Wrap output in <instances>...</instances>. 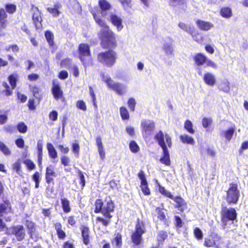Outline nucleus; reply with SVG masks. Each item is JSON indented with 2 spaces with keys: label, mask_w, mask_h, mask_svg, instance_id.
Wrapping results in <instances>:
<instances>
[{
  "label": "nucleus",
  "mask_w": 248,
  "mask_h": 248,
  "mask_svg": "<svg viewBox=\"0 0 248 248\" xmlns=\"http://www.w3.org/2000/svg\"><path fill=\"white\" fill-rule=\"evenodd\" d=\"M103 205L104 203L101 199H96L94 202V212L96 214L101 213L103 215L104 217H97L96 221L101 225L107 227L111 222V219L113 217L112 214L115 211V205L112 200H108L104 206Z\"/></svg>",
  "instance_id": "1"
},
{
  "label": "nucleus",
  "mask_w": 248,
  "mask_h": 248,
  "mask_svg": "<svg viewBox=\"0 0 248 248\" xmlns=\"http://www.w3.org/2000/svg\"><path fill=\"white\" fill-rule=\"evenodd\" d=\"M154 139L163 150V155L159 161L166 166H170V154L165 142V139L168 147L170 148L172 146L171 138L168 134H164L161 130H159L155 134Z\"/></svg>",
  "instance_id": "2"
},
{
  "label": "nucleus",
  "mask_w": 248,
  "mask_h": 248,
  "mask_svg": "<svg viewBox=\"0 0 248 248\" xmlns=\"http://www.w3.org/2000/svg\"><path fill=\"white\" fill-rule=\"evenodd\" d=\"M100 45L102 48L107 49L117 46L115 34L110 29L101 30L98 34Z\"/></svg>",
  "instance_id": "3"
},
{
  "label": "nucleus",
  "mask_w": 248,
  "mask_h": 248,
  "mask_svg": "<svg viewBox=\"0 0 248 248\" xmlns=\"http://www.w3.org/2000/svg\"><path fill=\"white\" fill-rule=\"evenodd\" d=\"M237 213L234 208H227L224 205H221L220 218L222 226L225 228L228 225L234 224L237 222Z\"/></svg>",
  "instance_id": "4"
},
{
  "label": "nucleus",
  "mask_w": 248,
  "mask_h": 248,
  "mask_svg": "<svg viewBox=\"0 0 248 248\" xmlns=\"http://www.w3.org/2000/svg\"><path fill=\"white\" fill-rule=\"evenodd\" d=\"M117 59V53L112 49H108L99 52L97 55L98 62L107 67H111L114 66Z\"/></svg>",
  "instance_id": "5"
},
{
  "label": "nucleus",
  "mask_w": 248,
  "mask_h": 248,
  "mask_svg": "<svg viewBox=\"0 0 248 248\" xmlns=\"http://www.w3.org/2000/svg\"><path fill=\"white\" fill-rule=\"evenodd\" d=\"M145 232V224L143 221L138 218L135 230L130 235L131 242L133 247H139L143 243L142 235Z\"/></svg>",
  "instance_id": "6"
},
{
  "label": "nucleus",
  "mask_w": 248,
  "mask_h": 248,
  "mask_svg": "<svg viewBox=\"0 0 248 248\" xmlns=\"http://www.w3.org/2000/svg\"><path fill=\"white\" fill-rule=\"evenodd\" d=\"M158 192L162 195L173 200L175 202V207L177 208L181 212H184L187 208V203L185 200L180 196H177L174 197L171 193L167 191L164 187L160 184L157 185Z\"/></svg>",
  "instance_id": "7"
},
{
  "label": "nucleus",
  "mask_w": 248,
  "mask_h": 248,
  "mask_svg": "<svg viewBox=\"0 0 248 248\" xmlns=\"http://www.w3.org/2000/svg\"><path fill=\"white\" fill-rule=\"evenodd\" d=\"M240 196L238 185L236 183H231L229 187L226 191L224 200L229 205L236 204Z\"/></svg>",
  "instance_id": "8"
},
{
  "label": "nucleus",
  "mask_w": 248,
  "mask_h": 248,
  "mask_svg": "<svg viewBox=\"0 0 248 248\" xmlns=\"http://www.w3.org/2000/svg\"><path fill=\"white\" fill-rule=\"evenodd\" d=\"M14 213V209L10 201L6 198L0 203V217L6 222H11L12 220L11 215Z\"/></svg>",
  "instance_id": "9"
},
{
  "label": "nucleus",
  "mask_w": 248,
  "mask_h": 248,
  "mask_svg": "<svg viewBox=\"0 0 248 248\" xmlns=\"http://www.w3.org/2000/svg\"><path fill=\"white\" fill-rule=\"evenodd\" d=\"M141 132L144 139H149L152 136L155 128V122L151 120L144 119L140 124Z\"/></svg>",
  "instance_id": "10"
},
{
  "label": "nucleus",
  "mask_w": 248,
  "mask_h": 248,
  "mask_svg": "<svg viewBox=\"0 0 248 248\" xmlns=\"http://www.w3.org/2000/svg\"><path fill=\"white\" fill-rule=\"evenodd\" d=\"M194 63L198 66L205 65L207 66L211 67L214 69L217 68L216 63L208 58V57L202 53H197L193 57Z\"/></svg>",
  "instance_id": "11"
},
{
  "label": "nucleus",
  "mask_w": 248,
  "mask_h": 248,
  "mask_svg": "<svg viewBox=\"0 0 248 248\" xmlns=\"http://www.w3.org/2000/svg\"><path fill=\"white\" fill-rule=\"evenodd\" d=\"M6 234L8 235H14L18 241H22L26 236L24 228L22 225L10 226L8 231L6 232Z\"/></svg>",
  "instance_id": "12"
},
{
  "label": "nucleus",
  "mask_w": 248,
  "mask_h": 248,
  "mask_svg": "<svg viewBox=\"0 0 248 248\" xmlns=\"http://www.w3.org/2000/svg\"><path fill=\"white\" fill-rule=\"evenodd\" d=\"M221 237L217 233H211L205 238L203 245L207 248H220L223 244Z\"/></svg>",
  "instance_id": "13"
},
{
  "label": "nucleus",
  "mask_w": 248,
  "mask_h": 248,
  "mask_svg": "<svg viewBox=\"0 0 248 248\" xmlns=\"http://www.w3.org/2000/svg\"><path fill=\"white\" fill-rule=\"evenodd\" d=\"M51 92L55 100H60L62 102L66 101L61 85L56 80H53L52 81Z\"/></svg>",
  "instance_id": "14"
},
{
  "label": "nucleus",
  "mask_w": 248,
  "mask_h": 248,
  "mask_svg": "<svg viewBox=\"0 0 248 248\" xmlns=\"http://www.w3.org/2000/svg\"><path fill=\"white\" fill-rule=\"evenodd\" d=\"M78 58L83 65L86 64L85 58L91 57L92 54L90 46L88 44L81 43L78 46Z\"/></svg>",
  "instance_id": "15"
},
{
  "label": "nucleus",
  "mask_w": 248,
  "mask_h": 248,
  "mask_svg": "<svg viewBox=\"0 0 248 248\" xmlns=\"http://www.w3.org/2000/svg\"><path fill=\"white\" fill-rule=\"evenodd\" d=\"M31 11L32 13V19L36 29L39 30L42 29L43 18L41 16V13L39 10V8L38 7L32 4L31 6Z\"/></svg>",
  "instance_id": "16"
},
{
  "label": "nucleus",
  "mask_w": 248,
  "mask_h": 248,
  "mask_svg": "<svg viewBox=\"0 0 248 248\" xmlns=\"http://www.w3.org/2000/svg\"><path fill=\"white\" fill-rule=\"evenodd\" d=\"M108 88L115 91L118 94L122 95L125 93V87L118 82H115L110 77L103 80Z\"/></svg>",
  "instance_id": "17"
},
{
  "label": "nucleus",
  "mask_w": 248,
  "mask_h": 248,
  "mask_svg": "<svg viewBox=\"0 0 248 248\" xmlns=\"http://www.w3.org/2000/svg\"><path fill=\"white\" fill-rule=\"evenodd\" d=\"M25 226L28 229V234L30 238L36 242L39 239V234L36 231L35 224L31 220H26Z\"/></svg>",
  "instance_id": "18"
},
{
  "label": "nucleus",
  "mask_w": 248,
  "mask_h": 248,
  "mask_svg": "<svg viewBox=\"0 0 248 248\" xmlns=\"http://www.w3.org/2000/svg\"><path fill=\"white\" fill-rule=\"evenodd\" d=\"M138 177L140 180V187L142 193L145 196L150 195L151 192L144 171L140 170L138 173Z\"/></svg>",
  "instance_id": "19"
},
{
  "label": "nucleus",
  "mask_w": 248,
  "mask_h": 248,
  "mask_svg": "<svg viewBox=\"0 0 248 248\" xmlns=\"http://www.w3.org/2000/svg\"><path fill=\"white\" fill-rule=\"evenodd\" d=\"M57 173L55 171L54 167L50 165L46 169L45 179L47 184L53 183L54 178L57 177Z\"/></svg>",
  "instance_id": "20"
},
{
  "label": "nucleus",
  "mask_w": 248,
  "mask_h": 248,
  "mask_svg": "<svg viewBox=\"0 0 248 248\" xmlns=\"http://www.w3.org/2000/svg\"><path fill=\"white\" fill-rule=\"evenodd\" d=\"M83 243L85 246L90 244V236L89 228L85 225H82L80 227Z\"/></svg>",
  "instance_id": "21"
},
{
  "label": "nucleus",
  "mask_w": 248,
  "mask_h": 248,
  "mask_svg": "<svg viewBox=\"0 0 248 248\" xmlns=\"http://www.w3.org/2000/svg\"><path fill=\"white\" fill-rule=\"evenodd\" d=\"M109 20L111 24L116 27L118 31H121L123 28V20L117 15L111 14L109 16Z\"/></svg>",
  "instance_id": "22"
},
{
  "label": "nucleus",
  "mask_w": 248,
  "mask_h": 248,
  "mask_svg": "<svg viewBox=\"0 0 248 248\" xmlns=\"http://www.w3.org/2000/svg\"><path fill=\"white\" fill-rule=\"evenodd\" d=\"M8 15L5 9L0 8V29H6L8 24Z\"/></svg>",
  "instance_id": "23"
},
{
  "label": "nucleus",
  "mask_w": 248,
  "mask_h": 248,
  "mask_svg": "<svg viewBox=\"0 0 248 248\" xmlns=\"http://www.w3.org/2000/svg\"><path fill=\"white\" fill-rule=\"evenodd\" d=\"M203 80L205 84L209 86H214L217 82L215 76L210 72L204 73L203 76Z\"/></svg>",
  "instance_id": "24"
},
{
  "label": "nucleus",
  "mask_w": 248,
  "mask_h": 248,
  "mask_svg": "<svg viewBox=\"0 0 248 248\" xmlns=\"http://www.w3.org/2000/svg\"><path fill=\"white\" fill-rule=\"evenodd\" d=\"M196 24L200 30L203 31H207L213 27L212 23L200 19H197Z\"/></svg>",
  "instance_id": "25"
},
{
  "label": "nucleus",
  "mask_w": 248,
  "mask_h": 248,
  "mask_svg": "<svg viewBox=\"0 0 248 248\" xmlns=\"http://www.w3.org/2000/svg\"><path fill=\"white\" fill-rule=\"evenodd\" d=\"M62 8V4L59 2L55 3L53 7H47V11L54 17H57L61 14L60 9Z\"/></svg>",
  "instance_id": "26"
},
{
  "label": "nucleus",
  "mask_w": 248,
  "mask_h": 248,
  "mask_svg": "<svg viewBox=\"0 0 248 248\" xmlns=\"http://www.w3.org/2000/svg\"><path fill=\"white\" fill-rule=\"evenodd\" d=\"M95 142L100 158L102 160H103L105 158L106 153L104 149L101 136H98L96 138Z\"/></svg>",
  "instance_id": "27"
},
{
  "label": "nucleus",
  "mask_w": 248,
  "mask_h": 248,
  "mask_svg": "<svg viewBox=\"0 0 248 248\" xmlns=\"http://www.w3.org/2000/svg\"><path fill=\"white\" fill-rule=\"evenodd\" d=\"M54 227L58 238L60 240H64L66 237V234L65 232L62 230V223L61 222H56L54 224Z\"/></svg>",
  "instance_id": "28"
},
{
  "label": "nucleus",
  "mask_w": 248,
  "mask_h": 248,
  "mask_svg": "<svg viewBox=\"0 0 248 248\" xmlns=\"http://www.w3.org/2000/svg\"><path fill=\"white\" fill-rule=\"evenodd\" d=\"M93 16L96 23L100 27L103 28L102 30H107L109 29V26L107 25L105 21L100 16L97 15L94 12L93 13Z\"/></svg>",
  "instance_id": "29"
},
{
  "label": "nucleus",
  "mask_w": 248,
  "mask_h": 248,
  "mask_svg": "<svg viewBox=\"0 0 248 248\" xmlns=\"http://www.w3.org/2000/svg\"><path fill=\"white\" fill-rule=\"evenodd\" d=\"M112 244H114L116 248H121L123 245L122 235L120 232H117L111 240Z\"/></svg>",
  "instance_id": "30"
},
{
  "label": "nucleus",
  "mask_w": 248,
  "mask_h": 248,
  "mask_svg": "<svg viewBox=\"0 0 248 248\" xmlns=\"http://www.w3.org/2000/svg\"><path fill=\"white\" fill-rule=\"evenodd\" d=\"M168 233L165 231H159L157 232L156 240L157 244H163L165 241L168 238Z\"/></svg>",
  "instance_id": "31"
},
{
  "label": "nucleus",
  "mask_w": 248,
  "mask_h": 248,
  "mask_svg": "<svg viewBox=\"0 0 248 248\" xmlns=\"http://www.w3.org/2000/svg\"><path fill=\"white\" fill-rule=\"evenodd\" d=\"M180 141L184 144L194 145L195 140L193 137L187 134L181 135L179 137Z\"/></svg>",
  "instance_id": "32"
},
{
  "label": "nucleus",
  "mask_w": 248,
  "mask_h": 248,
  "mask_svg": "<svg viewBox=\"0 0 248 248\" xmlns=\"http://www.w3.org/2000/svg\"><path fill=\"white\" fill-rule=\"evenodd\" d=\"M46 148L50 158L55 159L58 157V153L52 143H47Z\"/></svg>",
  "instance_id": "33"
},
{
  "label": "nucleus",
  "mask_w": 248,
  "mask_h": 248,
  "mask_svg": "<svg viewBox=\"0 0 248 248\" xmlns=\"http://www.w3.org/2000/svg\"><path fill=\"white\" fill-rule=\"evenodd\" d=\"M61 206L64 213H69L71 210L70 201L65 198L61 199Z\"/></svg>",
  "instance_id": "34"
},
{
  "label": "nucleus",
  "mask_w": 248,
  "mask_h": 248,
  "mask_svg": "<svg viewBox=\"0 0 248 248\" xmlns=\"http://www.w3.org/2000/svg\"><path fill=\"white\" fill-rule=\"evenodd\" d=\"M45 36L49 46H53L55 45V43L54 36L53 32L49 30H46L45 32Z\"/></svg>",
  "instance_id": "35"
},
{
  "label": "nucleus",
  "mask_w": 248,
  "mask_h": 248,
  "mask_svg": "<svg viewBox=\"0 0 248 248\" xmlns=\"http://www.w3.org/2000/svg\"><path fill=\"white\" fill-rule=\"evenodd\" d=\"M235 132V128L231 127L226 130L222 131V134L228 141H230Z\"/></svg>",
  "instance_id": "36"
},
{
  "label": "nucleus",
  "mask_w": 248,
  "mask_h": 248,
  "mask_svg": "<svg viewBox=\"0 0 248 248\" xmlns=\"http://www.w3.org/2000/svg\"><path fill=\"white\" fill-rule=\"evenodd\" d=\"M17 78L18 75L17 74H12L8 76V79L12 87V90H14L16 88Z\"/></svg>",
  "instance_id": "37"
},
{
  "label": "nucleus",
  "mask_w": 248,
  "mask_h": 248,
  "mask_svg": "<svg viewBox=\"0 0 248 248\" xmlns=\"http://www.w3.org/2000/svg\"><path fill=\"white\" fill-rule=\"evenodd\" d=\"M220 14L222 17L228 18L232 16V11L230 8L228 7H224L221 8Z\"/></svg>",
  "instance_id": "38"
},
{
  "label": "nucleus",
  "mask_w": 248,
  "mask_h": 248,
  "mask_svg": "<svg viewBox=\"0 0 248 248\" xmlns=\"http://www.w3.org/2000/svg\"><path fill=\"white\" fill-rule=\"evenodd\" d=\"M30 89L35 98L39 100L41 99L42 96L40 93V90L39 87L36 85H32L30 86Z\"/></svg>",
  "instance_id": "39"
},
{
  "label": "nucleus",
  "mask_w": 248,
  "mask_h": 248,
  "mask_svg": "<svg viewBox=\"0 0 248 248\" xmlns=\"http://www.w3.org/2000/svg\"><path fill=\"white\" fill-rule=\"evenodd\" d=\"M184 128L189 134H194L195 132L193 129V125L191 121L188 119L186 120L184 123Z\"/></svg>",
  "instance_id": "40"
},
{
  "label": "nucleus",
  "mask_w": 248,
  "mask_h": 248,
  "mask_svg": "<svg viewBox=\"0 0 248 248\" xmlns=\"http://www.w3.org/2000/svg\"><path fill=\"white\" fill-rule=\"evenodd\" d=\"M98 5L103 11L109 10L111 8V4L107 0H99Z\"/></svg>",
  "instance_id": "41"
},
{
  "label": "nucleus",
  "mask_w": 248,
  "mask_h": 248,
  "mask_svg": "<svg viewBox=\"0 0 248 248\" xmlns=\"http://www.w3.org/2000/svg\"><path fill=\"white\" fill-rule=\"evenodd\" d=\"M120 113L122 119L123 120H128L130 118L129 112L126 107L124 106L120 108Z\"/></svg>",
  "instance_id": "42"
},
{
  "label": "nucleus",
  "mask_w": 248,
  "mask_h": 248,
  "mask_svg": "<svg viewBox=\"0 0 248 248\" xmlns=\"http://www.w3.org/2000/svg\"><path fill=\"white\" fill-rule=\"evenodd\" d=\"M0 151L6 156L11 155L12 153L9 148L1 141H0Z\"/></svg>",
  "instance_id": "43"
},
{
  "label": "nucleus",
  "mask_w": 248,
  "mask_h": 248,
  "mask_svg": "<svg viewBox=\"0 0 248 248\" xmlns=\"http://www.w3.org/2000/svg\"><path fill=\"white\" fill-rule=\"evenodd\" d=\"M129 149L133 153H137L140 151V148L135 140H131L129 144Z\"/></svg>",
  "instance_id": "44"
},
{
  "label": "nucleus",
  "mask_w": 248,
  "mask_h": 248,
  "mask_svg": "<svg viewBox=\"0 0 248 248\" xmlns=\"http://www.w3.org/2000/svg\"><path fill=\"white\" fill-rule=\"evenodd\" d=\"M155 211L157 215V218L161 221H166L167 219L165 214L163 212V209L159 207L155 208Z\"/></svg>",
  "instance_id": "45"
},
{
  "label": "nucleus",
  "mask_w": 248,
  "mask_h": 248,
  "mask_svg": "<svg viewBox=\"0 0 248 248\" xmlns=\"http://www.w3.org/2000/svg\"><path fill=\"white\" fill-rule=\"evenodd\" d=\"M6 12L10 14H13L16 10V6L13 3H7L5 5Z\"/></svg>",
  "instance_id": "46"
},
{
  "label": "nucleus",
  "mask_w": 248,
  "mask_h": 248,
  "mask_svg": "<svg viewBox=\"0 0 248 248\" xmlns=\"http://www.w3.org/2000/svg\"><path fill=\"white\" fill-rule=\"evenodd\" d=\"M72 151L75 156L78 158L79 156L80 146L78 142L73 143L71 145Z\"/></svg>",
  "instance_id": "47"
},
{
  "label": "nucleus",
  "mask_w": 248,
  "mask_h": 248,
  "mask_svg": "<svg viewBox=\"0 0 248 248\" xmlns=\"http://www.w3.org/2000/svg\"><path fill=\"white\" fill-rule=\"evenodd\" d=\"M40 173L38 171H35L32 175V179L35 182V188H38L39 187L40 182Z\"/></svg>",
  "instance_id": "48"
},
{
  "label": "nucleus",
  "mask_w": 248,
  "mask_h": 248,
  "mask_svg": "<svg viewBox=\"0 0 248 248\" xmlns=\"http://www.w3.org/2000/svg\"><path fill=\"white\" fill-rule=\"evenodd\" d=\"M12 170L15 171L18 174L21 173L22 172L21 164L20 161L19 159L12 165Z\"/></svg>",
  "instance_id": "49"
},
{
  "label": "nucleus",
  "mask_w": 248,
  "mask_h": 248,
  "mask_svg": "<svg viewBox=\"0 0 248 248\" xmlns=\"http://www.w3.org/2000/svg\"><path fill=\"white\" fill-rule=\"evenodd\" d=\"M16 128L19 132L25 133L28 130V127L23 122L18 123L16 125Z\"/></svg>",
  "instance_id": "50"
},
{
  "label": "nucleus",
  "mask_w": 248,
  "mask_h": 248,
  "mask_svg": "<svg viewBox=\"0 0 248 248\" xmlns=\"http://www.w3.org/2000/svg\"><path fill=\"white\" fill-rule=\"evenodd\" d=\"M24 164L26 165L29 170H32L35 169V165L34 162L30 159H25L23 161Z\"/></svg>",
  "instance_id": "51"
},
{
  "label": "nucleus",
  "mask_w": 248,
  "mask_h": 248,
  "mask_svg": "<svg viewBox=\"0 0 248 248\" xmlns=\"http://www.w3.org/2000/svg\"><path fill=\"white\" fill-rule=\"evenodd\" d=\"M193 40L197 43H201L203 40V37L201 33L197 30L192 35Z\"/></svg>",
  "instance_id": "52"
},
{
  "label": "nucleus",
  "mask_w": 248,
  "mask_h": 248,
  "mask_svg": "<svg viewBox=\"0 0 248 248\" xmlns=\"http://www.w3.org/2000/svg\"><path fill=\"white\" fill-rule=\"evenodd\" d=\"M72 60L71 59L66 58L61 61L60 62V66L61 67L69 68V67L72 64Z\"/></svg>",
  "instance_id": "53"
},
{
  "label": "nucleus",
  "mask_w": 248,
  "mask_h": 248,
  "mask_svg": "<svg viewBox=\"0 0 248 248\" xmlns=\"http://www.w3.org/2000/svg\"><path fill=\"white\" fill-rule=\"evenodd\" d=\"M174 222L175 226L177 229L182 228L184 224V222L182 221V219L178 216H175L174 217Z\"/></svg>",
  "instance_id": "54"
},
{
  "label": "nucleus",
  "mask_w": 248,
  "mask_h": 248,
  "mask_svg": "<svg viewBox=\"0 0 248 248\" xmlns=\"http://www.w3.org/2000/svg\"><path fill=\"white\" fill-rule=\"evenodd\" d=\"M61 164L64 166L66 167L70 165L71 163V159L70 158L65 155H62L61 156Z\"/></svg>",
  "instance_id": "55"
},
{
  "label": "nucleus",
  "mask_w": 248,
  "mask_h": 248,
  "mask_svg": "<svg viewBox=\"0 0 248 248\" xmlns=\"http://www.w3.org/2000/svg\"><path fill=\"white\" fill-rule=\"evenodd\" d=\"M193 233L195 237L198 240H201L203 238V233L199 228L196 227L194 228L193 230Z\"/></svg>",
  "instance_id": "56"
},
{
  "label": "nucleus",
  "mask_w": 248,
  "mask_h": 248,
  "mask_svg": "<svg viewBox=\"0 0 248 248\" xmlns=\"http://www.w3.org/2000/svg\"><path fill=\"white\" fill-rule=\"evenodd\" d=\"M5 50L7 52L12 51L14 53H16L19 51V48L16 44H12L6 46Z\"/></svg>",
  "instance_id": "57"
},
{
  "label": "nucleus",
  "mask_w": 248,
  "mask_h": 248,
  "mask_svg": "<svg viewBox=\"0 0 248 248\" xmlns=\"http://www.w3.org/2000/svg\"><path fill=\"white\" fill-rule=\"evenodd\" d=\"M127 105L131 111L133 112L135 111L136 102L134 98L130 97L128 99L127 101Z\"/></svg>",
  "instance_id": "58"
},
{
  "label": "nucleus",
  "mask_w": 248,
  "mask_h": 248,
  "mask_svg": "<svg viewBox=\"0 0 248 248\" xmlns=\"http://www.w3.org/2000/svg\"><path fill=\"white\" fill-rule=\"evenodd\" d=\"M76 106L78 109L83 111H85L87 110V106L86 103L83 100H78L76 103Z\"/></svg>",
  "instance_id": "59"
},
{
  "label": "nucleus",
  "mask_w": 248,
  "mask_h": 248,
  "mask_svg": "<svg viewBox=\"0 0 248 248\" xmlns=\"http://www.w3.org/2000/svg\"><path fill=\"white\" fill-rule=\"evenodd\" d=\"M3 87L5 88V90L3 92L4 93L6 96H10L13 94V90L12 87H10L9 85L5 82H4L2 84Z\"/></svg>",
  "instance_id": "60"
},
{
  "label": "nucleus",
  "mask_w": 248,
  "mask_h": 248,
  "mask_svg": "<svg viewBox=\"0 0 248 248\" xmlns=\"http://www.w3.org/2000/svg\"><path fill=\"white\" fill-rule=\"evenodd\" d=\"M79 176V179L80 180L79 183L81 185V188H83V187L85 186L86 181L85 179V177L83 173L80 170H78V171Z\"/></svg>",
  "instance_id": "61"
},
{
  "label": "nucleus",
  "mask_w": 248,
  "mask_h": 248,
  "mask_svg": "<svg viewBox=\"0 0 248 248\" xmlns=\"http://www.w3.org/2000/svg\"><path fill=\"white\" fill-rule=\"evenodd\" d=\"M212 123V119L211 118L204 117L202 119V125L204 128H207Z\"/></svg>",
  "instance_id": "62"
},
{
  "label": "nucleus",
  "mask_w": 248,
  "mask_h": 248,
  "mask_svg": "<svg viewBox=\"0 0 248 248\" xmlns=\"http://www.w3.org/2000/svg\"><path fill=\"white\" fill-rule=\"evenodd\" d=\"M67 223L71 227H74L77 224V220L74 215L70 216L67 218Z\"/></svg>",
  "instance_id": "63"
},
{
  "label": "nucleus",
  "mask_w": 248,
  "mask_h": 248,
  "mask_svg": "<svg viewBox=\"0 0 248 248\" xmlns=\"http://www.w3.org/2000/svg\"><path fill=\"white\" fill-rule=\"evenodd\" d=\"M59 78L62 80H64L68 77V73L65 70H61L58 75Z\"/></svg>",
  "instance_id": "64"
}]
</instances>
